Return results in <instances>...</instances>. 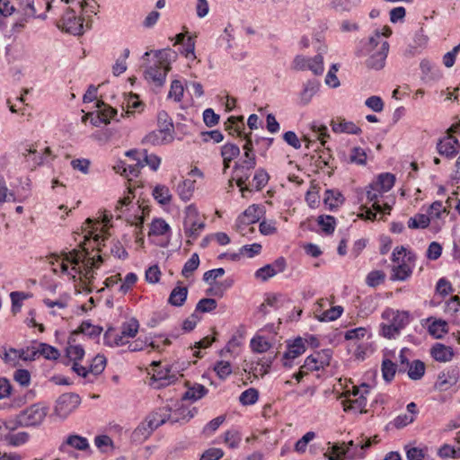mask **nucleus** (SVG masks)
Wrapping results in <instances>:
<instances>
[{
  "mask_svg": "<svg viewBox=\"0 0 460 460\" xmlns=\"http://www.w3.org/2000/svg\"><path fill=\"white\" fill-rule=\"evenodd\" d=\"M81 403V399L75 393L61 394L56 401L55 413L62 419L70 415Z\"/></svg>",
  "mask_w": 460,
  "mask_h": 460,
  "instance_id": "20e7f679",
  "label": "nucleus"
},
{
  "mask_svg": "<svg viewBox=\"0 0 460 460\" xmlns=\"http://www.w3.org/2000/svg\"><path fill=\"white\" fill-rule=\"evenodd\" d=\"M97 107L99 108L98 115L102 118L106 119L105 124L110 123L111 118L117 114V111L112 107L105 104L103 102H98Z\"/></svg>",
  "mask_w": 460,
  "mask_h": 460,
  "instance_id": "13d9d810",
  "label": "nucleus"
},
{
  "mask_svg": "<svg viewBox=\"0 0 460 460\" xmlns=\"http://www.w3.org/2000/svg\"><path fill=\"white\" fill-rule=\"evenodd\" d=\"M258 399L259 393L255 388H249L243 391L239 397V401L243 405L254 404Z\"/></svg>",
  "mask_w": 460,
  "mask_h": 460,
  "instance_id": "8fccbe9b",
  "label": "nucleus"
},
{
  "mask_svg": "<svg viewBox=\"0 0 460 460\" xmlns=\"http://www.w3.org/2000/svg\"><path fill=\"white\" fill-rule=\"evenodd\" d=\"M411 274V270L406 263H401L393 268L391 279L393 280H405Z\"/></svg>",
  "mask_w": 460,
  "mask_h": 460,
  "instance_id": "a19ab883",
  "label": "nucleus"
},
{
  "mask_svg": "<svg viewBox=\"0 0 460 460\" xmlns=\"http://www.w3.org/2000/svg\"><path fill=\"white\" fill-rule=\"evenodd\" d=\"M374 182H371L367 187V199L369 202H373V208L375 211H382V206L379 204V199L383 197L385 191L379 188H375Z\"/></svg>",
  "mask_w": 460,
  "mask_h": 460,
  "instance_id": "b1692460",
  "label": "nucleus"
},
{
  "mask_svg": "<svg viewBox=\"0 0 460 460\" xmlns=\"http://www.w3.org/2000/svg\"><path fill=\"white\" fill-rule=\"evenodd\" d=\"M135 164L127 165L126 164H122V172L121 175L126 177L134 176L137 177L139 174L140 168L144 167V164L140 157L136 158Z\"/></svg>",
  "mask_w": 460,
  "mask_h": 460,
  "instance_id": "de8ad7c7",
  "label": "nucleus"
},
{
  "mask_svg": "<svg viewBox=\"0 0 460 460\" xmlns=\"http://www.w3.org/2000/svg\"><path fill=\"white\" fill-rule=\"evenodd\" d=\"M66 357L74 361L77 362L81 360L84 356V349L80 345H71L69 344L66 349Z\"/></svg>",
  "mask_w": 460,
  "mask_h": 460,
  "instance_id": "5fc2aeb1",
  "label": "nucleus"
},
{
  "mask_svg": "<svg viewBox=\"0 0 460 460\" xmlns=\"http://www.w3.org/2000/svg\"><path fill=\"white\" fill-rule=\"evenodd\" d=\"M139 328V323L137 319L132 318L128 322L124 323L121 326L120 334H116L113 338V343L116 346H121L128 342L126 338H134Z\"/></svg>",
  "mask_w": 460,
  "mask_h": 460,
  "instance_id": "2eb2a0df",
  "label": "nucleus"
},
{
  "mask_svg": "<svg viewBox=\"0 0 460 460\" xmlns=\"http://www.w3.org/2000/svg\"><path fill=\"white\" fill-rule=\"evenodd\" d=\"M349 163L358 165H364L367 162V154L361 147L355 146L351 148L349 154Z\"/></svg>",
  "mask_w": 460,
  "mask_h": 460,
  "instance_id": "49530a36",
  "label": "nucleus"
},
{
  "mask_svg": "<svg viewBox=\"0 0 460 460\" xmlns=\"http://www.w3.org/2000/svg\"><path fill=\"white\" fill-rule=\"evenodd\" d=\"M261 208L258 205L249 206L244 212L240 215L236 220V228L239 233L242 234H245L243 233L244 227L252 225L260 220V212Z\"/></svg>",
  "mask_w": 460,
  "mask_h": 460,
  "instance_id": "9b49d317",
  "label": "nucleus"
},
{
  "mask_svg": "<svg viewBox=\"0 0 460 460\" xmlns=\"http://www.w3.org/2000/svg\"><path fill=\"white\" fill-rule=\"evenodd\" d=\"M396 364L394 363L391 359H383L381 365V371L382 376L385 382L390 383L394 379L396 373Z\"/></svg>",
  "mask_w": 460,
  "mask_h": 460,
  "instance_id": "f704fd0d",
  "label": "nucleus"
},
{
  "mask_svg": "<svg viewBox=\"0 0 460 460\" xmlns=\"http://www.w3.org/2000/svg\"><path fill=\"white\" fill-rule=\"evenodd\" d=\"M49 407L36 402L18 413V422L22 428L39 427L47 417Z\"/></svg>",
  "mask_w": 460,
  "mask_h": 460,
  "instance_id": "f03ea898",
  "label": "nucleus"
},
{
  "mask_svg": "<svg viewBox=\"0 0 460 460\" xmlns=\"http://www.w3.org/2000/svg\"><path fill=\"white\" fill-rule=\"evenodd\" d=\"M385 274L382 270H373L367 276L366 282L369 287L375 288L384 282Z\"/></svg>",
  "mask_w": 460,
  "mask_h": 460,
  "instance_id": "bf43d9fd",
  "label": "nucleus"
},
{
  "mask_svg": "<svg viewBox=\"0 0 460 460\" xmlns=\"http://www.w3.org/2000/svg\"><path fill=\"white\" fill-rule=\"evenodd\" d=\"M318 225L321 226L323 232L326 234H331L335 230L336 219L332 216H320L317 219Z\"/></svg>",
  "mask_w": 460,
  "mask_h": 460,
  "instance_id": "4c0bfd02",
  "label": "nucleus"
},
{
  "mask_svg": "<svg viewBox=\"0 0 460 460\" xmlns=\"http://www.w3.org/2000/svg\"><path fill=\"white\" fill-rule=\"evenodd\" d=\"M195 181L191 180H185L181 183H180L177 187V191L180 198L183 201H188L190 199L193 190H194Z\"/></svg>",
  "mask_w": 460,
  "mask_h": 460,
  "instance_id": "c9c22d12",
  "label": "nucleus"
},
{
  "mask_svg": "<svg viewBox=\"0 0 460 460\" xmlns=\"http://www.w3.org/2000/svg\"><path fill=\"white\" fill-rule=\"evenodd\" d=\"M20 7L23 12V15L29 18H40L45 20L46 13L37 15V10L34 5V0H19Z\"/></svg>",
  "mask_w": 460,
  "mask_h": 460,
  "instance_id": "7c9ffc66",
  "label": "nucleus"
},
{
  "mask_svg": "<svg viewBox=\"0 0 460 460\" xmlns=\"http://www.w3.org/2000/svg\"><path fill=\"white\" fill-rule=\"evenodd\" d=\"M62 24L58 27L66 32L73 35H82L84 32V20L81 17H76L75 12L68 9L61 19Z\"/></svg>",
  "mask_w": 460,
  "mask_h": 460,
  "instance_id": "6e6552de",
  "label": "nucleus"
},
{
  "mask_svg": "<svg viewBox=\"0 0 460 460\" xmlns=\"http://www.w3.org/2000/svg\"><path fill=\"white\" fill-rule=\"evenodd\" d=\"M155 429L148 426V421L146 420L145 422L141 423L133 432V436L136 439H146Z\"/></svg>",
  "mask_w": 460,
  "mask_h": 460,
  "instance_id": "0e129e2a",
  "label": "nucleus"
},
{
  "mask_svg": "<svg viewBox=\"0 0 460 460\" xmlns=\"http://www.w3.org/2000/svg\"><path fill=\"white\" fill-rule=\"evenodd\" d=\"M223 456L224 451L221 448L211 447L201 455L199 460H219Z\"/></svg>",
  "mask_w": 460,
  "mask_h": 460,
  "instance_id": "774afa93",
  "label": "nucleus"
},
{
  "mask_svg": "<svg viewBox=\"0 0 460 460\" xmlns=\"http://www.w3.org/2000/svg\"><path fill=\"white\" fill-rule=\"evenodd\" d=\"M153 196L158 203L166 205L169 204L172 199L170 190L165 185H157L153 190Z\"/></svg>",
  "mask_w": 460,
  "mask_h": 460,
  "instance_id": "72a5a7b5",
  "label": "nucleus"
},
{
  "mask_svg": "<svg viewBox=\"0 0 460 460\" xmlns=\"http://www.w3.org/2000/svg\"><path fill=\"white\" fill-rule=\"evenodd\" d=\"M83 252L73 249L69 252H62L60 255H54L49 263L53 266L57 265L62 274L67 275L70 264L80 265Z\"/></svg>",
  "mask_w": 460,
  "mask_h": 460,
  "instance_id": "0eeeda50",
  "label": "nucleus"
},
{
  "mask_svg": "<svg viewBox=\"0 0 460 460\" xmlns=\"http://www.w3.org/2000/svg\"><path fill=\"white\" fill-rule=\"evenodd\" d=\"M18 352L19 358L24 361H32L39 357L37 345L28 346L25 349H18Z\"/></svg>",
  "mask_w": 460,
  "mask_h": 460,
  "instance_id": "69168bd1",
  "label": "nucleus"
},
{
  "mask_svg": "<svg viewBox=\"0 0 460 460\" xmlns=\"http://www.w3.org/2000/svg\"><path fill=\"white\" fill-rule=\"evenodd\" d=\"M152 378L157 383L156 387L160 388L175 383L178 376L176 374L171 373V369L168 367H164L155 369Z\"/></svg>",
  "mask_w": 460,
  "mask_h": 460,
  "instance_id": "a211bd4d",
  "label": "nucleus"
},
{
  "mask_svg": "<svg viewBox=\"0 0 460 460\" xmlns=\"http://www.w3.org/2000/svg\"><path fill=\"white\" fill-rule=\"evenodd\" d=\"M332 130L335 133H348V134H355L358 135L361 133V129L356 124L350 121H346L344 119L339 122H332Z\"/></svg>",
  "mask_w": 460,
  "mask_h": 460,
  "instance_id": "393cba45",
  "label": "nucleus"
},
{
  "mask_svg": "<svg viewBox=\"0 0 460 460\" xmlns=\"http://www.w3.org/2000/svg\"><path fill=\"white\" fill-rule=\"evenodd\" d=\"M81 252H83L82 260L80 261V264H83L81 267L83 270L81 277H84L91 282V279L93 278V270L100 267L102 262V257L101 255H98L96 259L94 257H89V252L85 249Z\"/></svg>",
  "mask_w": 460,
  "mask_h": 460,
  "instance_id": "dca6fc26",
  "label": "nucleus"
},
{
  "mask_svg": "<svg viewBox=\"0 0 460 460\" xmlns=\"http://www.w3.org/2000/svg\"><path fill=\"white\" fill-rule=\"evenodd\" d=\"M174 134L160 128H157L149 134H147L144 139V144H149L151 146H160L171 143L174 138Z\"/></svg>",
  "mask_w": 460,
  "mask_h": 460,
  "instance_id": "f3484780",
  "label": "nucleus"
},
{
  "mask_svg": "<svg viewBox=\"0 0 460 460\" xmlns=\"http://www.w3.org/2000/svg\"><path fill=\"white\" fill-rule=\"evenodd\" d=\"M208 393V389L199 384L194 385L192 387H190L182 395L183 400H191L197 401L203 396H205Z\"/></svg>",
  "mask_w": 460,
  "mask_h": 460,
  "instance_id": "473e14b6",
  "label": "nucleus"
},
{
  "mask_svg": "<svg viewBox=\"0 0 460 460\" xmlns=\"http://www.w3.org/2000/svg\"><path fill=\"white\" fill-rule=\"evenodd\" d=\"M214 370L216 371L217 376L220 379H226L228 376L232 374V367L228 361H218L215 365Z\"/></svg>",
  "mask_w": 460,
  "mask_h": 460,
  "instance_id": "680f3d73",
  "label": "nucleus"
},
{
  "mask_svg": "<svg viewBox=\"0 0 460 460\" xmlns=\"http://www.w3.org/2000/svg\"><path fill=\"white\" fill-rule=\"evenodd\" d=\"M240 155V148L234 144L227 143L221 147L223 160L232 161Z\"/></svg>",
  "mask_w": 460,
  "mask_h": 460,
  "instance_id": "a18cd8bd",
  "label": "nucleus"
},
{
  "mask_svg": "<svg viewBox=\"0 0 460 460\" xmlns=\"http://www.w3.org/2000/svg\"><path fill=\"white\" fill-rule=\"evenodd\" d=\"M388 51V42L386 40L381 41L379 31L376 30L365 44L364 49L358 50L357 55L360 57L367 53H371L370 57L366 60L367 67L380 70L385 66Z\"/></svg>",
  "mask_w": 460,
  "mask_h": 460,
  "instance_id": "f257e3e1",
  "label": "nucleus"
},
{
  "mask_svg": "<svg viewBox=\"0 0 460 460\" xmlns=\"http://www.w3.org/2000/svg\"><path fill=\"white\" fill-rule=\"evenodd\" d=\"M343 195L336 190H327L324 194V204L329 209L333 210L344 202Z\"/></svg>",
  "mask_w": 460,
  "mask_h": 460,
  "instance_id": "412c9836",
  "label": "nucleus"
},
{
  "mask_svg": "<svg viewBox=\"0 0 460 460\" xmlns=\"http://www.w3.org/2000/svg\"><path fill=\"white\" fill-rule=\"evenodd\" d=\"M430 222L429 217L424 214H418L408 220V227L411 229L426 228Z\"/></svg>",
  "mask_w": 460,
  "mask_h": 460,
  "instance_id": "c03bdc74",
  "label": "nucleus"
},
{
  "mask_svg": "<svg viewBox=\"0 0 460 460\" xmlns=\"http://www.w3.org/2000/svg\"><path fill=\"white\" fill-rule=\"evenodd\" d=\"M244 158L239 162L235 163L234 169L235 172H243L251 171L255 168L256 166V155L254 152L247 153L245 152L243 154Z\"/></svg>",
  "mask_w": 460,
  "mask_h": 460,
  "instance_id": "a878e982",
  "label": "nucleus"
},
{
  "mask_svg": "<svg viewBox=\"0 0 460 460\" xmlns=\"http://www.w3.org/2000/svg\"><path fill=\"white\" fill-rule=\"evenodd\" d=\"M308 69L311 70L316 75L323 74V58L321 54H318L314 58H310Z\"/></svg>",
  "mask_w": 460,
  "mask_h": 460,
  "instance_id": "338daca9",
  "label": "nucleus"
},
{
  "mask_svg": "<svg viewBox=\"0 0 460 460\" xmlns=\"http://www.w3.org/2000/svg\"><path fill=\"white\" fill-rule=\"evenodd\" d=\"M408 376L411 380H420L425 374V364L421 360L416 359L408 366Z\"/></svg>",
  "mask_w": 460,
  "mask_h": 460,
  "instance_id": "c85d7f7f",
  "label": "nucleus"
},
{
  "mask_svg": "<svg viewBox=\"0 0 460 460\" xmlns=\"http://www.w3.org/2000/svg\"><path fill=\"white\" fill-rule=\"evenodd\" d=\"M141 160L144 166L148 165L153 171H157L161 164V158L155 154H147L146 150H143V156Z\"/></svg>",
  "mask_w": 460,
  "mask_h": 460,
  "instance_id": "603ef678",
  "label": "nucleus"
},
{
  "mask_svg": "<svg viewBox=\"0 0 460 460\" xmlns=\"http://www.w3.org/2000/svg\"><path fill=\"white\" fill-rule=\"evenodd\" d=\"M37 350L39 357L43 356L46 359L56 360L60 356L58 349L43 342L37 344Z\"/></svg>",
  "mask_w": 460,
  "mask_h": 460,
  "instance_id": "c756f323",
  "label": "nucleus"
},
{
  "mask_svg": "<svg viewBox=\"0 0 460 460\" xmlns=\"http://www.w3.org/2000/svg\"><path fill=\"white\" fill-rule=\"evenodd\" d=\"M383 319L391 323L400 332L410 323V314L406 311H398L391 308L385 309L382 314Z\"/></svg>",
  "mask_w": 460,
  "mask_h": 460,
  "instance_id": "ddd939ff",
  "label": "nucleus"
},
{
  "mask_svg": "<svg viewBox=\"0 0 460 460\" xmlns=\"http://www.w3.org/2000/svg\"><path fill=\"white\" fill-rule=\"evenodd\" d=\"M460 149L459 140L451 135L444 137L437 144V150L440 155L453 158Z\"/></svg>",
  "mask_w": 460,
  "mask_h": 460,
  "instance_id": "4468645a",
  "label": "nucleus"
},
{
  "mask_svg": "<svg viewBox=\"0 0 460 460\" xmlns=\"http://www.w3.org/2000/svg\"><path fill=\"white\" fill-rule=\"evenodd\" d=\"M251 347L253 351L258 353H263L268 351L271 345L262 337L253 338L251 341Z\"/></svg>",
  "mask_w": 460,
  "mask_h": 460,
  "instance_id": "e2e57ef3",
  "label": "nucleus"
},
{
  "mask_svg": "<svg viewBox=\"0 0 460 460\" xmlns=\"http://www.w3.org/2000/svg\"><path fill=\"white\" fill-rule=\"evenodd\" d=\"M183 86L181 81L173 80L171 84L168 98L173 99L175 102H181L183 96Z\"/></svg>",
  "mask_w": 460,
  "mask_h": 460,
  "instance_id": "864d4df0",
  "label": "nucleus"
},
{
  "mask_svg": "<svg viewBox=\"0 0 460 460\" xmlns=\"http://www.w3.org/2000/svg\"><path fill=\"white\" fill-rule=\"evenodd\" d=\"M30 439V434L26 431L11 432L4 437L7 445L12 447H20L26 444Z\"/></svg>",
  "mask_w": 460,
  "mask_h": 460,
  "instance_id": "4be33fe9",
  "label": "nucleus"
},
{
  "mask_svg": "<svg viewBox=\"0 0 460 460\" xmlns=\"http://www.w3.org/2000/svg\"><path fill=\"white\" fill-rule=\"evenodd\" d=\"M169 51L170 50H157L155 57L159 59L158 64L150 66L145 72L146 79L151 81L158 87L164 84L167 73L170 69L169 64L166 62V56Z\"/></svg>",
  "mask_w": 460,
  "mask_h": 460,
  "instance_id": "7ed1b4c3",
  "label": "nucleus"
},
{
  "mask_svg": "<svg viewBox=\"0 0 460 460\" xmlns=\"http://www.w3.org/2000/svg\"><path fill=\"white\" fill-rule=\"evenodd\" d=\"M395 177L394 174L385 172L381 173L377 179L373 181L375 188H379L381 190L387 192L394 185Z\"/></svg>",
  "mask_w": 460,
  "mask_h": 460,
  "instance_id": "cd10ccee",
  "label": "nucleus"
},
{
  "mask_svg": "<svg viewBox=\"0 0 460 460\" xmlns=\"http://www.w3.org/2000/svg\"><path fill=\"white\" fill-rule=\"evenodd\" d=\"M29 296H30L29 294H25L23 292H18V291L12 292L10 294V297L12 300V312L13 314H17L22 308V300L26 299Z\"/></svg>",
  "mask_w": 460,
  "mask_h": 460,
  "instance_id": "4d7b16f0",
  "label": "nucleus"
},
{
  "mask_svg": "<svg viewBox=\"0 0 460 460\" xmlns=\"http://www.w3.org/2000/svg\"><path fill=\"white\" fill-rule=\"evenodd\" d=\"M148 426L154 429H157L167 420L171 423L179 422V418L171 415V409L169 407L159 408L157 411L152 412L147 418Z\"/></svg>",
  "mask_w": 460,
  "mask_h": 460,
  "instance_id": "f8f14e48",
  "label": "nucleus"
},
{
  "mask_svg": "<svg viewBox=\"0 0 460 460\" xmlns=\"http://www.w3.org/2000/svg\"><path fill=\"white\" fill-rule=\"evenodd\" d=\"M369 393V386L363 384L361 387H353L351 392L353 396H357L356 399H345L342 401L344 411L350 410L359 411L360 413L366 412L365 407L367 406V394Z\"/></svg>",
  "mask_w": 460,
  "mask_h": 460,
  "instance_id": "39448f33",
  "label": "nucleus"
},
{
  "mask_svg": "<svg viewBox=\"0 0 460 460\" xmlns=\"http://www.w3.org/2000/svg\"><path fill=\"white\" fill-rule=\"evenodd\" d=\"M225 443L231 448H236L242 440V436L238 430L231 429L225 433Z\"/></svg>",
  "mask_w": 460,
  "mask_h": 460,
  "instance_id": "6e6d98bb",
  "label": "nucleus"
},
{
  "mask_svg": "<svg viewBox=\"0 0 460 460\" xmlns=\"http://www.w3.org/2000/svg\"><path fill=\"white\" fill-rule=\"evenodd\" d=\"M69 447L79 451H85L90 448V445L86 438L73 434L69 435L66 439L60 445L59 451L66 453L70 456H75L76 454Z\"/></svg>",
  "mask_w": 460,
  "mask_h": 460,
  "instance_id": "9d476101",
  "label": "nucleus"
},
{
  "mask_svg": "<svg viewBox=\"0 0 460 460\" xmlns=\"http://www.w3.org/2000/svg\"><path fill=\"white\" fill-rule=\"evenodd\" d=\"M0 358L4 363L13 367H15L20 359L18 349L13 348H10L9 349L4 348V351L0 353Z\"/></svg>",
  "mask_w": 460,
  "mask_h": 460,
  "instance_id": "09e8293b",
  "label": "nucleus"
},
{
  "mask_svg": "<svg viewBox=\"0 0 460 460\" xmlns=\"http://www.w3.org/2000/svg\"><path fill=\"white\" fill-rule=\"evenodd\" d=\"M49 155H51V150L49 147H46L43 154L39 153L35 149V153H32L30 159H26V164H28V167L34 170L37 166L48 162L47 157Z\"/></svg>",
  "mask_w": 460,
  "mask_h": 460,
  "instance_id": "bb28decb",
  "label": "nucleus"
},
{
  "mask_svg": "<svg viewBox=\"0 0 460 460\" xmlns=\"http://www.w3.org/2000/svg\"><path fill=\"white\" fill-rule=\"evenodd\" d=\"M430 355L436 361L446 363L453 358L454 351L451 347L436 343L430 349Z\"/></svg>",
  "mask_w": 460,
  "mask_h": 460,
  "instance_id": "6ab92c4d",
  "label": "nucleus"
},
{
  "mask_svg": "<svg viewBox=\"0 0 460 460\" xmlns=\"http://www.w3.org/2000/svg\"><path fill=\"white\" fill-rule=\"evenodd\" d=\"M429 332L437 339H440L447 332V323L443 320H436L429 326Z\"/></svg>",
  "mask_w": 460,
  "mask_h": 460,
  "instance_id": "58836bf2",
  "label": "nucleus"
},
{
  "mask_svg": "<svg viewBox=\"0 0 460 460\" xmlns=\"http://www.w3.org/2000/svg\"><path fill=\"white\" fill-rule=\"evenodd\" d=\"M186 218L183 223L185 235L191 240H196L205 228L203 221L199 222L195 218L198 217V210L192 205L186 208Z\"/></svg>",
  "mask_w": 460,
  "mask_h": 460,
  "instance_id": "423d86ee",
  "label": "nucleus"
},
{
  "mask_svg": "<svg viewBox=\"0 0 460 460\" xmlns=\"http://www.w3.org/2000/svg\"><path fill=\"white\" fill-rule=\"evenodd\" d=\"M157 124L158 128L171 132L174 134V126L172 119L167 112L162 111L157 114Z\"/></svg>",
  "mask_w": 460,
  "mask_h": 460,
  "instance_id": "37998d69",
  "label": "nucleus"
},
{
  "mask_svg": "<svg viewBox=\"0 0 460 460\" xmlns=\"http://www.w3.org/2000/svg\"><path fill=\"white\" fill-rule=\"evenodd\" d=\"M241 128H244L242 117L240 119L234 116L228 118L226 123V130H228L230 134L236 133L238 136H241Z\"/></svg>",
  "mask_w": 460,
  "mask_h": 460,
  "instance_id": "3c124183",
  "label": "nucleus"
},
{
  "mask_svg": "<svg viewBox=\"0 0 460 460\" xmlns=\"http://www.w3.org/2000/svg\"><path fill=\"white\" fill-rule=\"evenodd\" d=\"M170 229V226L164 219L155 218L150 225L148 235H164L167 234Z\"/></svg>",
  "mask_w": 460,
  "mask_h": 460,
  "instance_id": "2f4dec72",
  "label": "nucleus"
},
{
  "mask_svg": "<svg viewBox=\"0 0 460 460\" xmlns=\"http://www.w3.org/2000/svg\"><path fill=\"white\" fill-rule=\"evenodd\" d=\"M188 296V288L186 287L174 288L168 298V303L173 306H181Z\"/></svg>",
  "mask_w": 460,
  "mask_h": 460,
  "instance_id": "5701e85b",
  "label": "nucleus"
},
{
  "mask_svg": "<svg viewBox=\"0 0 460 460\" xmlns=\"http://www.w3.org/2000/svg\"><path fill=\"white\" fill-rule=\"evenodd\" d=\"M305 351V341L301 337H297L291 343H288L287 350L282 357L283 366L287 368L292 367L293 360L301 356Z\"/></svg>",
  "mask_w": 460,
  "mask_h": 460,
  "instance_id": "1a4fd4ad",
  "label": "nucleus"
},
{
  "mask_svg": "<svg viewBox=\"0 0 460 460\" xmlns=\"http://www.w3.org/2000/svg\"><path fill=\"white\" fill-rule=\"evenodd\" d=\"M217 306V303L214 298H202L198 302L196 305V311L201 313H210L215 310Z\"/></svg>",
  "mask_w": 460,
  "mask_h": 460,
  "instance_id": "052dcab7",
  "label": "nucleus"
},
{
  "mask_svg": "<svg viewBox=\"0 0 460 460\" xmlns=\"http://www.w3.org/2000/svg\"><path fill=\"white\" fill-rule=\"evenodd\" d=\"M199 265V257L198 253H193L190 258L185 262L181 275L184 278H189L198 269Z\"/></svg>",
  "mask_w": 460,
  "mask_h": 460,
  "instance_id": "79ce46f5",
  "label": "nucleus"
},
{
  "mask_svg": "<svg viewBox=\"0 0 460 460\" xmlns=\"http://www.w3.org/2000/svg\"><path fill=\"white\" fill-rule=\"evenodd\" d=\"M343 313V307L341 305H335L328 310H325L318 316L320 322H331L338 319Z\"/></svg>",
  "mask_w": 460,
  "mask_h": 460,
  "instance_id": "ea45409f",
  "label": "nucleus"
},
{
  "mask_svg": "<svg viewBox=\"0 0 460 460\" xmlns=\"http://www.w3.org/2000/svg\"><path fill=\"white\" fill-rule=\"evenodd\" d=\"M320 84L317 80H308L304 84L303 90L300 93V103L302 105H307L312 98L319 91Z\"/></svg>",
  "mask_w": 460,
  "mask_h": 460,
  "instance_id": "aec40b11",
  "label": "nucleus"
},
{
  "mask_svg": "<svg viewBox=\"0 0 460 460\" xmlns=\"http://www.w3.org/2000/svg\"><path fill=\"white\" fill-rule=\"evenodd\" d=\"M270 176L263 168H259L252 178V186L256 190H262L268 183Z\"/></svg>",
  "mask_w": 460,
  "mask_h": 460,
  "instance_id": "e433bc0d",
  "label": "nucleus"
}]
</instances>
